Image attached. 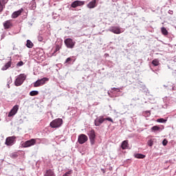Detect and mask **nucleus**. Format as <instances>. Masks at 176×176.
<instances>
[{
	"label": "nucleus",
	"mask_w": 176,
	"mask_h": 176,
	"mask_svg": "<svg viewBox=\"0 0 176 176\" xmlns=\"http://www.w3.org/2000/svg\"><path fill=\"white\" fill-rule=\"evenodd\" d=\"M96 6L97 0H92L87 5V8H88V9H94V8H96Z\"/></svg>",
	"instance_id": "13"
},
{
	"label": "nucleus",
	"mask_w": 176,
	"mask_h": 176,
	"mask_svg": "<svg viewBox=\"0 0 176 176\" xmlns=\"http://www.w3.org/2000/svg\"><path fill=\"white\" fill-rule=\"evenodd\" d=\"M151 71H153V72H155V74H157V72H158V71H160V69H153L151 68Z\"/></svg>",
	"instance_id": "37"
},
{
	"label": "nucleus",
	"mask_w": 176,
	"mask_h": 176,
	"mask_svg": "<svg viewBox=\"0 0 176 176\" xmlns=\"http://www.w3.org/2000/svg\"><path fill=\"white\" fill-rule=\"evenodd\" d=\"M151 130L153 133H156V131H162L163 129L160 128V126H153V127H151Z\"/></svg>",
	"instance_id": "18"
},
{
	"label": "nucleus",
	"mask_w": 176,
	"mask_h": 176,
	"mask_svg": "<svg viewBox=\"0 0 176 176\" xmlns=\"http://www.w3.org/2000/svg\"><path fill=\"white\" fill-rule=\"evenodd\" d=\"M104 120H108V122H111V123H113V120L111 118V117H108L104 118Z\"/></svg>",
	"instance_id": "34"
},
{
	"label": "nucleus",
	"mask_w": 176,
	"mask_h": 176,
	"mask_svg": "<svg viewBox=\"0 0 176 176\" xmlns=\"http://www.w3.org/2000/svg\"><path fill=\"white\" fill-rule=\"evenodd\" d=\"M61 49V44H56L54 53H57Z\"/></svg>",
	"instance_id": "25"
},
{
	"label": "nucleus",
	"mask_w": 176,
	"mask_h": 176,
	"mask_svg": "<svg viewBox=\"0 0 176 176\" xmlns=\"http://www.w3.org/2000/svg\"><path fill=\"white\" fill-rule=\"evenodd\" d=\"M39 94V91H32L30 92V96L31 97H34V96H38Z\"/></svg>",
	"instance_id": "24"
},
{
	"label": "nucleus",
	"mask_w": 176,
	"mask_h": 176,
	"mask_svg": "<svg viewBox=\"0 0 176 176\" xmlns=\"http://www.w3.org/2000/svg\"><path fill=\"white\" fill-rule=\"evenodd\" d=\"M23 65H24V63H23L21 60L16 64L17 67H23Z\"/></svg>",
	"instance_id": "33"
},
{
	"label": "nucleus",
	"mask_w": 176,
	"mask_h": 176,
	"mask_svg": "<svg viewBox=\"0 0 176 176\" xmlns=\"http://www.w3.org/2000/svg\"><path fill=\"white\" fill-rule=\"evenodd\" d=\"M104 122H105V118H104V116H100L95 120L94 121L95 126H101V124H102Z\"/></svg>",
	"instance_id": "11"
},
{
	"label": "nucleus",
	"mask_w": 176,
	"mask_h": 176,
	"mask_svg": "<svg viewBox=\"0 0 176 176\" xmlns=\"http://www.w3.org/2000/svg\"><path fill=\"white\" fill-rule=\"evenodd\" d=\"M76 43V42L71 38H68L65 40V45L67 49H74Z\"/></svg>",
	"instance_id": "3"
},
{
	"label": "nucleus",
	"mask_w": 176,
	"mask_h": 176,
	"mask_svg": "<svg viewBox=\"0 0 176 176\" xmlns=\"http://www.w3.org/2000/svg\"><path fill=\"white\" fill-rule=\"evenodd\" d=\"M7 87H8V89H10V84H7Z\"/></svg>",
	"instance_id": "41"
},
{
	"label": "nucleus",
	"mask_w": 176,
	"mask_h": 176,
	"mask_svg": "<svg viewBox=\"0 0 176 176\" xmlns=\"http://www.w3.org/2000/svg\"><path fill=\"white\" fill-rule=\"evenodd\" d=\"M36 144V139H31L23 142L21 145L22 148H30V146H34Z\"/></svg>",
	"instance_id": "4"
},
{
	"label": "nucleus",
	"mask_w": 176,
	"mask_h": 176,
	"mask_svg": "<svg viewBox=\"0 0 176 176\" xmlns=\"http://www.w3.org/2000/svg\"><path fill=\"white\" fill-rule=\"evenodd\" d=\"M12 25H13V23H12L11 20L6 21L3 23V27L5 30H9V28H10V27H12Z\"/></svg>",
	"instance_id": "14"
},
{
	"label": "nucleus",
	"mask_w": 176,
	"mask_h": 176,
	"mask_svg": "<svg viewBox=\"0 0 176 176\" xmlns=\"http://www.w3.org/2000/svg\"><path fill=\"white\" fill-rule=\"evenodd\" d=\"M44 176H56V174L54 173V171H53V170L49 169L46 170Z\"/></svg>",
	"instance_id": "17"
},
{
	"label": "nucleus",
	"mask_w": 176,
	"mask_h": 176,
	"mask_svg": "<svg viewBox=\"0 0 176 176\" xmlns=\"http://www.w3.org/2000/svg\"><path fill=\"white\" fill-rule=\"evenodd\" d=\"M85 5V1H75L71 4L72 8H78V6H83Z\"/></svg>",
	"instance_id": "12"
},
{
	"label": "nucleus",
	"mask_w": 176,
	"mask_h": 176,
	"mask_svg": "<svg viewBox=\"0 0 176 176\" xmlns=\"http://www.w3.org/2000/svg\"><path fill=\"white\" fill-rule=\"evenodd\" d=\"M50 126L52 129H58V127H61V126H63V119L57 118L54 120L50 122Z\"/></svg>",
	"instance_id": "2"
},
{
	"label": "nucleus",
	"mask_w": 176,
	"mask_h": 176,
	"mask_svg": "<svg viewBox=\"0 0 176 176\" xmlns=\"http://www.w3.org/2000/svg\"><path fill=\"white\" fill-rule=\"evenodd\" d=\"M147 113H149V115H151V111H147Z\"/></svg>",
	"instance_id": "43"
},
{
	"label": "nucleus",
	"mask_w": 176,
	"mask_h": 176,
	"mask_svg": "<svg viewBox=\"0 0 176 176\" xmlns=\"http://www.w3.org/2000/svg\"><path fill=\"white\" fill-rule=\"evenodd\" d=\"M10 157H11V159H16L19 157V154L17 153H12L10 154Z\"/></svg>",
	"instance_id": "23"
},
{
	"label": "nucleus",
	"mask_w": 176,
	"mask_h": 176,
	"mask_svg": "<svg viewBox=\"0 0 176 176\" xmlns=\"http://www.w3.org/2000/svg\"><path fill=\"white\" fill-rule=\"evenodd\" d=\"M101 171H102L103 173H105V170H104V168H102Z\"/></svg>",
	"instance_id": "42"
},
{
	"label": "nucleus",
	"mask_w": 176,
	"mask_h": 176,
	"mask_svg": "<svg viewBox=\"0 0 176 176\" xmlns=\"http://www.w3.org/2000/svg\"><path fill=\"white\" fill-rule=\"evenodd\" d=\"M47 81H49V78L46 77L38 79L34 83V87H39L41 86H43V85H45V83H46Z\"/></svg>",
	"instance_id": "5"
},
{
	"label": "nucleus",
	"mask_w": 176,
	"mask_h": 176,
	"mask_svg": "<svg viewBox=\"0 0 176 176\" xmlns=\"http://www.w3.org/2000/svg\"><path fill=\"white\" fill-rule=\"evenodd\" d=\"M157 123H166L167 122V119H164V118H158L157 120Z\"/></svg>",
	"instance_id": "27"
},
{
	"label": "nucleus",
	"mask_w": 176,
	"mask_h": 176,
	"mask_svg": "<svg viewBox=\"0 0 176 176\" xmlns=\"http://www.w3.org/2000/svg\"><path fill=\"white\" fill-rule=\"evenodd\" d=\"M167 144H168V141H167L166 139H164L162 141V144L164 145V146H166V145H167Z\"/></svg>",
	"instance_id": "35"
},
{
	"label": "nucleus",
	"mask_w": 176,
	"mask_h": 176,
	"mask_svg": "<svg viewBox=\"0 0 176 176\" xmlns=\"http://www.w3.org/2000/svg\"><path fill=\"white\" fill-rule=\"evenodd\" d=\"M122 149H129V140H124L121 144Z\"/></svg>",
	"instance_id": "16"
},
{
	"label": "nucleus",
	"mask_w": 176,
	"mask_h": 176,
	"mask_svg": "<svg viewBox=\"0 0 176 176\" xmlns=\"http://www.w3.org/2000/svg\"><path fill=\"white\" fill-rule=\"evenodd\" d=\"M171 90L175 91L176 90V87L175 86L172 87Z\"/></svg>",
	"instance_id": "40"
},
{
	"label": "nucleus",
	"mask_w": 176,
	"mask_h": 176,
	"mask_svg": "<svg viewBox=\"0 0 176 176\" xmlns=\"http://www.w3.org/2000/svg\"><path fill=\"white\" fill-rule=\"evenodd\" d=\"M114 112H116V110H114Z\"/></svg>",
	"instance_id": "47"
},
{
	"label": "nucleus",
	"mask_w": 176,
	"mask_h": 176,
	"mask_svg": "<svg viewBox=\"0 0 176 176\" xmlns=\"http://www.w3.org/2000/svg\"><path fill=\"white\" fill-rule=\"evenodd\" d=\"M30 5H32V9H35V8H36V3H35V0H32Z\"/></svg>",
	"instance_id": "30"
},
{
	"label": "nucleus",
	"mask_w": 176,
	"mask_h": 176,
	"mask_svg": "<svg viewBox=\"0 0 176 176\" xmlns=\"http://www.w3.org/2000/svg\"><path fill=\"white\" fill-rule=\"evenodd\" d=\"M9 0H0V3H1L3 6H5V5H6V3H8V1Z\"/></svg>",
	"instance_id": "32"
},
{
	"label": "nucleus",
	"mask_w": 176,
	"mask_h": 176,
	"mask_svg": "<svg viewBox=\"0 0 176 176\" xmlns=\"http://www.w3.org/2000/svg\"><path fill=\"white\" fill-rule=\"evenodd\" d=\"M26 46L28 49H32L34 47V43L30 40H27Z\"/></svg>",
	"instance_id": "20"
},
{
	"label": "nucleus",
	"mask_w": 176,
	"mask_h": 176,
	"mask_svg": "<svg viewBox=\"0 0 176 176\" xmlns=\"http://www.w3.org/2000/svg\"><path fill=\"white\" fill-rule=\"evenodd\" d=\"M23 13V8L19 10L15 11L12 14V19H17L18 16H20Z\"/></svg>",
	"instance_id": "15"
},
{
	"label": "nucleus",
	"mask_w": 176,
	"mask_h": 176,
	"mask_svg": "<svg viewBox=\"0 0 176 176\" xmlns=\"http://www.w3.org/2000/svg\"><path fill=\"white\" fill-rule=\"evenodd\" d=\"M109 31H110V32H113V34H122V32H123V30L119 26H112L109 28Z\"/></svg>",
	"instance_id": "8"
},
{
	"label": "nucleus",
	"mask_w": 176,
	"mask_h": 176,
	"mask_svg": "<svg viewBox=\"0 0 176 176\" xmlns=\"http://www.w3.org/2000/svg\"><path fill=\"white\" fill-rule=\"evenodd\" d=\"M27 79V75L24 74H19L15 79L14 85L16 87L21 86L24 83V80Z\"/></svg>",
	"instance_id": "1"
},
{
	"label": "nucleus",
	"mask_w": 176,
	"mask_h": 176,
	"mask_svg": "<svg viewBox=\"0 0 176 176\" xmlns=\"http://www.w3.org/2000/svg\"><path fill=\"white\" fill-rule=\"evenodd\" d=\"M164 87H167L166 85H164Z\"/></svg>",
	"instance_id": "46"
},
{
	"label": "nucleus",
	"mask_w": 176,
	"mask_h": 176,
	"mask_svg": "<svg viewBox=\"0 0 176 176\" xmlns=\"http://www.w3.org/2000/svg\"><path fill=\"white\" fill-rule=\"evenodd\" d=\"M168 13H169V14H173L174 13V12H173V10H169Z\"/></svg>",
	"instance_id": "39"
},
{
	"label": "nucleus",
	"mask_w": 176,
	"mask_h": 176,
	"mask_svg": "<svg viewBox=\"0 0 176 176\" xmlns=\"http://www.w3.org/2000/svg\"><path fill=\"white\" fill-rule=\"evenodd\" d=\"M168 100H173V98H169Z\"/></svg>",
	"instance_id": "44"
},
{
	"label": "nucleus",
	"mask_w": 176,
	"mask_h": 176,
	"mask_svg": "<svg viewBox=\"0 0 176 176\" xmlns=\"http://www.w3.org/2000/svg\"><path fill=\"white\" fill-rule=\"evenodd\" d=\"M89 140V138H87V135L85 134H80L78 136V142L80 144V145L85 144V142H87V140Z\"/></svg>",
	"instance_id": "9"
},
{
	"label": "nucleus",
	"mask_w": 176,
	"mask_h": 176,
	"mask_svg": "<svg viewBox=\"0 0 176 176\" xmlns=\"http://www.w3.org/2000/svg\"><path fill=\"white\" fill-rule=\"evenodd\" d=\"M37 38H38V42H45V38L41 34H39Z\"/></svg>",
	"instance_id": "29"
},
{
	"label": "nucleus",
	"mask_w": 176,
	"mask_h": 176,
	"mask_svg": "<svg viewBox=\"0 0 176 176\" xmlns=\"http://www.w3.org/2000/svg\"><path fill=\"white\" fill-rule=\"evenodd\" d=\"M12 65V62L9 61L7 63H6V65L1 68L2 71H6V69H8V68H10Z\"/></svg>",
	"instance_id": "19"
},
{
	"label": "nucleus",
	"mask_w": 176,
	"mask_h": 176,
	"mask_svg": "<svg viewBox=\"0 0 176 176\" xmlns=\"http://www.w3.org/2000/svg\"><path fill=\"white\" fill-rule=\"evenodd\" d=\"M6 145L7 146H12L16 144V136H10L6 139Z\"/></svg>",
	"instance_id": "6"
},
{
	"label": "nucleus",
	"mask_w": 176,
	"mask_h": 176,
	"mask_svg": "<svg viewBox=\"0 0 176 176\" xmlns=\"http://www.w3.org/2000/svg\"><path fill=\"white\" fill-rule=\"evenodd\" d=\"M136 159H145L146 155L141 153H136L134 155Z\"/></svg>",
	"instance_id": "21"
},
{
	"label": "nucleus",
	"mask_w": 176,
	"mask_h": 176,
	"mask_svg": "<svg viewBox=\"0 0 176 176\" xmlns=\"http://www.w3.org/2000/svg\"><path fill=\"white\" fill-rule=\"evenodd\" d=\"M152 64H153V65H154V67H157V65H159V64H160V63H159V60L158 59H154L152 61Z\"/></svg>",
	"instance_id": "26"
},
{
	"label": "nucleus",
	"mask_w": 176,
	"mask_h": 176,
	"mask_svg": "<svg viewBox=\"0 0 176 176\" xmlns=\"http://www.w3.org/2000/svg\"><path fill=\"white\" fill-rule=\"evenodd\" d=\"M162 34V35H168V31H167V29L166 28L163 27L161 28Z\"/></svg>",
	"instance_id": "22"
},
{
	"label": "nucleus",
	"mask_w": 176,
	"mask_h": 176,
	"mask_svg": "<svg viewBox=\"0 0 176 176\" xmlns=\"http://www.w3.org/2000/svg\"><path fill=\"white\" fill-rule=\"evenodd\" d=\"M89 137V141L91 145H94L96 144V131L94 130H91L90 132L88 133Z\"/></svg>",
	"instance_id": "7"
},
{
	"label": "nucleus",
	"mask_w": 176,
	"mask_h": 176,
	"mask_svg": "<svg viewBox=\"0 0 176 176\" xmlns=\"http://www.w3.org/2000/svg\"><path fill=\"white\" fill-rule=\"evenodd\" d=\"M72 61L73 63H75V60H74V59H73L72 58H71V57H69V58H67L66 59V60H65V63L71 64Z\"/></svg>",
	"instance_id": "28"
},
{
	"label": "nucleus",
	"mask_w": 176,
	"mask_h": 176,
	"mask_svg": "<svg viewBox=\"0 0 176 176\" xmlns=\"http://www.w3.org/2000/svg\"><path fill=\"white\" fill-rule=\"evenodd\" d=\"M10 83H12V78L8 79V84L10 85Z\"/></svg>",
	"instance_id": "38"
},
{
	"label": "nucleus",
	"mask_w": 176,
	"mask_h": 176,
	"mask_svg": "<svg viewBox=\"0 0 176 176\" xmlns=\"http://www.w3.org/2000/svg\"><path fill=\"white\" fill-rule=\"evenodd\" d=\"M147 144L148 146H153V140L152 139L148 140Z\"/></svg>",
	"instance_id": "31"
},
{
	"label": "nucleus",
	"mask_w": 176,
	"mask_h": 176,
	"mask_svg": "<svg viewBox=\"0 0 176 176\" xmlns=\"http://www.w3.org/2000/svg\"><path fill=\"white\" fill-rule=\"evenodd\" d=\"M19 111V104L14 105L8 113V118H12Z\"/></svg>",
	"instance_id": "10"
},
{
	"label": "nucleus",
	"mask_w": 176,
	"mask_h": 176,
	"mask_svg": "<svg viewBox=\"0 0 176 176\" xmlns=\"http://www.w3.org/2000/svg\"><path fill=\"white\" fill-rule=\"evenodd\" d=\"M120 89L123 90V88H116V87L112 88V90H118V93H120Z\"/></svg>",
	"instance_id": "36"
},
{
	"label": "nucleus",
	"mask_w": 176,
	"mask_h": 176,
	"mask_svg": "<svg viewBox=\"0 0 176 176\" xmlns=\"http://www.w3.org/2000/svg\"><path fill=\"white\" fill-rule=\"evenodd\" d=\"M168 104H173V102H169Z\"/></svg>",
	"instance_id": "45"
}]
</instances>
